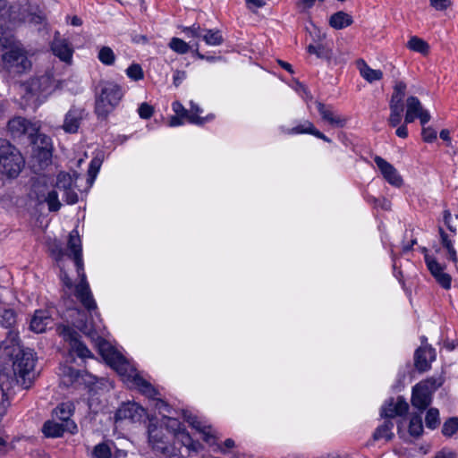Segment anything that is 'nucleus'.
<instances>
[{
  "label": "nucleus",
  "instance_id": "1",
  "mask_svg": "<svg viewBox=\"0 0 458 458\" xmlns=\"http://www.w3.org/2000/svg\"><path fill=\"white\" fill-rule=\"evenodd\" d=\"M72 311L78 316L72 321L73 326L95 344L103 359L117 371L123 380L132 383L147 397L156 399L159 394L158 391L141 377L126 359L103 338L104 328L102 326L96 322H89L85 319L84 313L79 310H73Z\"/></svg>",
  "mask_w": 458,
  "mask_h": 458
},
{
  "label": "nucleus",
  "instance_id": "2",
  "mask_svg": "<svg viewBox=\"0 0 458 458\" xmlns=\"http://www.w3.org/2000/svg\"><path fill=\"white\" fill-rule=\"evenodd\" d=\"M0 359L13 362V375L0 373V388L4 396L16 386L22 389L30 387L35 378L36 353L20 344L18 333L10 330L4 341L0 343Z\"/></svg>",
  "mask_w": 458,
  "mask_h": 458
},
{
  "label": "nucleus",
  "instance_id": "3",
  "mask_svg": "<svg viewBox=\"0 0 458 458\" xmlns=\"http://www.w3.org/2000/svg\"><path fill=\"white\" fill-rule=\"evenodd\" d=\"M50 252L59 266L64 256L72 259L76 267L80 283L75 285L74 294L83 307L92 316V312L98 315L97 303L93 298L87 276L84 271V261L82 258V242L77 229H73L68 237L67 250H64L60 244H54Z\"/></svg>",
  "mask_w": 458,
  "mask_h": 458
},
{
  "label": "nucleus",
  "instance_id": "4",
  "mask_svg": "<svg viewBox=\"0 0 458 458\" xmlns=\"http://www.w3.org/2000/svg\"><path fill=\"white\" fill-rule=\"evenodd\" d=\"M32 63L23 44L12 31L0 26V69L9 78L14 79L30 72Z\"/></svg>",
  "mask_w": 458,
  "mask_h": 458
},
{
  "label": "nucleus",
  "instance_id": "5",
  "mask_svg": "<svg viewBox=\"0 0 458 458\" xmlns=\"http://www.w3.org/2000/svg\"><path fill=\"white\" fill-rule=\"evenodd\" d=\"M124 94L121 85L112 81L98 84L95 112L98 117L106 118L120 103Z\"/></svg>",
  "mask_w": 458,
  "mask_h": 458
},
{
  "label": "nucleus",
  "instance_id": "6",
  "mask_svg": "<svg viewBox=\"0 0 458 458\" xmlns=\"http://www.w3.org/2000/svg\"><path fill=\"white\" fill-rule=\"evenodd\" d=\"M24 166L20 151L7 140L0 138V174L15 178Z\"/></svg>",
  "mask_w": 458,
  "mask_h": 458
},
{
  "label": "nucleus",
  "instance_id": "7",
  "mask_svg": "<svg viewBox=\"0 0 458 458\" xmlns=\"http://www.w3.org/2000/svg\"><path fill=\"white\" fill-rule=\"evenodd\" d=\"M40 125L38 122H30L23 117H14L8 123V130L13 137L28 135L32 144L42 145L43 148H47L50 145V138L39 132Z\"/></svg>",
  "mask_w": 458,
  "mask_h": 458
},
{
  "label": "nucleus",
  "instance_id": "8",
  "mask_svg": "<svg viewBox=\"0 0 458 458\" xmlns=\"http://www.w3.org/2000/svg\"><path fill=\"white\" fill-rule=\"evenodd\" d=\"M437 378H428L412 387L411 404L420 411L426 410L431 403L432 394L441 386Z\"/></svg>",
  "mask_w": 458,
  "mask_h": 458
},
{
  "label": "nucleus",
  "instance_id": "9",
  "mask_svg": "<svg viewBox=\"0 0 458 458\" xmlns=\"http://www.w3.org/2000/svg\"><path fill=\"white\" fill-rule=\"evenodd\" d=\"M61 384L64 386L80 385L81 383L91 385L96 377L84 371H80L68 365H62L59 368Z\"/></svg>",
  "mask_w": 458,
  "mask_h": 458
},
{
  "label": "nucleus",
  "instance_id": "10",
  "mask_svg": "<svg viewBox=\"0 0 458 458\" xmlns=\"http://www.w3.org/2000/svg\"><path fill=\"white\" fill-rule=\"evenodd\" d=\"M50 49L55 56L60 61L71 64L74 49L71 41L62 36L59 31L54 33L53 39L50 43Z\"/></svg>",
  "mask_w": 458,
  "mask_h": 458
},
{
  "label": "nucleus",
  "instance_id": "11",
  "mask_svg": "<svg viewBox=\"0 0 458 458\" xmlns=\"http://www.w3.org/2000/svg\"><path fill=\"white\" fill-rule=\"evenodd\" d=\"M52 81L48 75L31 78L21 85V90L24 92L26 98L30 99L32 97H39L47 93L52 89Z\"/></svg>",
  "mask_w": 458,
  "mask_h": 458
},
{
  "label": "nucleus",
  "instance_id": "12",
  "mask_svg": "<svg viewBox=\"0 0 458 458\" xmlns=\"http://www.w3.org/2000/svg\"><path fill=\"white\" fill-rule=\"evenodd\" d=\"M406 114L404 117L405 123H412L416 118H419L422 126H424L430 120L429 113L425 110L416 97H409L406 100Z\"/></svg>",
  "mask_w": 458,
  "mask_h": 458
},
{
  "label": "nucleus",
  "instance_id": "13",
  "mask_svg": "<svg viewBox=\"0 0 458 458\" xmlns=\"http://www.w3.org/2000/svg\"><path fill=\"white\" fill-rule=\"evenodd\" d=\"M425 262L432 276L444 289L451 288L452 277L445 272V266L441 265L435 258L425 255Z\"/></svg>",
  "mask_w": 458,
  "mask_h": 458
},
{
  "label": "nucleus",
  "instance_id": "14",
  "mask_svg": "<svg viewBox=\"0 0 458 458\" xmlns=\"http://www.w3.org/2000/svg\"><path fill=\"white\" fill-rule=\"evenodd\" d=\"M424 340L426 339L423 337L422 345L414 353V365L420 372L428 370L432 361L436 360L435 349L428 344H424Z\"/></svg>",
  "mask_w": 458,
  "mask_h": 458
},
{
  "label": "nucleus",
  "instance_id": "15",
  "mask_svg": "<svg viewBox=\"0 0 458 458\" xmlns=\"http://www.w3.org/2000/svg\"><path fill=\"white\" fill-rule=\"evenodd\" d=\"M146 411L143 407L136 403H126L121 405V407L115 412V421L129 420L131 422L140 421L145 416Z\"/></svg>",
  "mask_w": 458,
  "mask_h": 458
},
{
  "label": "nucleus",
  "instance_id": "16",
  "mask_svg": "<svg viewBox=\"0 0 458 458\" xmlns=\"http://www.w3.org/2000/svg\"><path fill=\"white\" fill-rule=\"evenodd\" d=\"M374 162L378 167L384 179L391 185L394 187H401L403 184L402 176L399 174L397 170L387 162L386 159L379 156L374 157Z\"/></svg>",
  "mask_w": 458,
  "mask_h": 458
},
{
  "label": "nucleus",
  "instance_id": "17",
  "mask_svg": "<svg viewBox=\"0 0 458 458\" xmlns=\"http://www.w3.org/2000/svg\"><path fill=\"white\" fill-rule=\"evenodd\" d=\"M184 418L186 421L197 431L202 435L203 440L210 446L216 445L215 431L211 426L207 425L205 422L200 420L197 416L193 414H185Z\"/></svg>",
  "mask_w": 458,
  "mask_h": 458
},
{
  "label": "nucleus",
  "instance_id": "18",
  "mask_svg": "<svg viewBox=\"0 0 458 458\" xmlns=\"http://www.w3.org/2000/svg\"><path fill=\"white\" fill-rule=\"evenodd\" d=\"M60 334L66 341L70 342L71 352L75 353L78 357L81 359L93 357L89 348L76 338V334L71 328L68 327H64Z\"/></svg>",
  "mask_w": 458,
  "mask_h": 458
},
{
  "label": "nucleus",
  "instance_id": "19",
  "mask_svg": "<svg viewBox=\"0 0 458 458\" xmlns=\"http://www.w3.org/2000/svg\"><path fill=\"white\" fill-rule=\"evenodd\" d=\"M409 405L405 399L398 396L395 400L391 398L381 409V415L392 419L396 416H403L408 411Z\"/></svg>",
  "mask_w": 458,
  "mask_h": 458
},
{
  "label": "nucleus",
  "instance_id": "20",
  "mask_svg": "<svg viewBox=\"0 0 458 458\" xmlns=\"http://www.w3.org/2000/svg\"><path fill=\"white\" fill-rule=\"evenodd\" d=\"M316 106L323 121L336 128L345 126L347 119L336 114L331 106H327L319 101H316Z\"/></svg>",
  "mask_w": 458,
  "mask_h": 458
},
{
  "label": "nucleus",
  "instance_id": "21",
  "mask_svg": "<svg viewBox=\"0 0 458 458\" xmlns=\"http://www.w3.org/2000/svg\"><path fill=\"white\" fill-rule=\"evenodd\" d=\"M84 110L77 106H72L65 114L63 130L67 133H76L83 119Z\"/></svg>",
  "mask_w": 458,
  "mask_h": 458
},
{
  "label": "nucleus",
  "instance_id": "22",
  "mask_svg": "<svg viewBox=\"0 0 458 458\" xmlns=\"http://www.w3.org/2000/svg\"><path fill=\"white\" fill-rule=\"evenodd\" d=\"M148 443L154 450L162 454L167 451V442L162 426L150 423L148 429Z\"/></svg>",
  "mask_w": 458,
  "mask_h": 458
},
{
  "label": "nucleus",
  "instance_id": "23",
  "mask_svg": "<svg viewBox=\"0 0 458 458\" xmlns=\"http://www.w3.org/2000/svg\"><path fill=\"white\" fill-rule=\"evenodd\" d=\"M53 319L47 310H36L33 317L30 319V328L31 331L41 334L46 329L51 327Z\"/></svg>",
  "mask_w": 458,
  "mask_h": 458
},
{
  "label": "nucleus",
  "instance_id": "24",
  "mask_svg": "<svg viewBox=\"0 0 458 458\" xmlns=\"http://www.w3.org/2000/svg\"><path fill=\"white\" fill-rule=\"evenodd\" d=\"M202 113L203 110L199 107V106L191 100L190 102V109L188 110L189 123L197 125H203L205 123L210 122L214 119L213 114H208L204 117L199 116V114Z\"/></svg>",
  "mask_w": 458,
  "mask_h": 458
},
{
  "label": "nucleus",
  "instance_id": "25",
  "mask_svg": "<svg viewBox=\"0 0 458 458\" xmlns=\"http://www.w3.org/2000/svg\"><path fill=\"white\" fill-rule=\"evenodd\" d=\"M440 241L443 248L446 250L448 259L457 266L458 256L454 246V235L447 234L443 228H439Z\"/></svg>",
  "mask_w": 458,
  "mask_h": 458
},
{
  "label": "nucleus",
  "instance_id": "26",
  "mask_svg": "<svg viewBox=\"0 0 458 458\" xmlns=\"http://www.w3.org/2000/svg\"><path fill=\"white\" fill-rule=\"evenodd\" d=\"M316 128L314 124L306 120L302 123L293 127V128H286L284 126H280L279 131L282 134L284 135H296V134H314Z\"/></svg>",
  "mask_w": 458,
  "mask_h": 458
},
{
  "label": "nucleus",
  "instance_id": "27",
  "mask_svg": "<svg viewBox=\"0 0 458 458\" xmlns=\"http://www.w3.org/2000/svg\"><path fill=\"white\" fill-rule=\"evenodd\" d=\"M360 76L368 82L380 81L383 78V72L380 70L370 68L363 60L358 63Z\"/></svg>",
  "mask_w": 458,
  "mask_h": 458
},
{
  "label": "nucleus",
  "instance_id": "28",
  "mask_svg": "<svg viewBox=\"0 0 458 458\" xmlns=\"http://www.w3.org/2000/svg\"><path fill=\"white\" fill-rule=\"evenodd\" d=\"M352 21V16L342 11L334 13L329 19L330 26L335 30L344 29L350 26Z\"/></svg>",
  "mask_w": 458,
  "mask_h": 458
},
{
  "label": "nucleus",
  "instance_id": "29",
  "mask_svg": "<svg viewBox=\"0 0 458 458\" xmlns=\"http://www.w3.org/2000/svg\"><path fill=\"white\" fill-rule=\"evenodd\" d=\"M161 426H165L166 429L171 431L178 440L182 438V436H179L181 435V432L186 431L183 425L177 419L169 417L165 414L163 415Z\"/></svg>",
  "mask_w": 458,
  "mask_h": 458
},
{
  "label": "nucleus",
  "instance_id": "30",
  "mask_svg": "<svg viewBox=\"0 0 458 458\" xmlns=\"http://www.w3.org/2000/svg\"><path fill=\"white\" fill-rule=\"evenodd\" d=\"M42 431L47 437H59L64 432V427L62 423L47 420L44 423Z\"/></svg>",
  "mask_w": 458,
  "mask_h": 458
},
{
  "label": "nucleus",
  "instance_id": "31",
  "mask_svg": "<svg viewBox=\"0 0 458 458\" xmlns=\"http://www.w3.org/2000/svg\"><path fill=\"white\" fill-rule=\"evenodd\" d=\"M201 38L204 40V42L208 46H212V47L220 46L224 41L221 31L218 30H205V29H203Z\"/></svg>",
  "mask_w": 458,
  "mask_h": 458
},
{
  "label": "nucleus",
  "instance_id": "32",
  "mask_svg": "<svg viewBox=\"0 0 458 458\" xmlns=\"http://www.w3.org/2000/svg\"><path fill=\"white\" fill-rule=\"evenodd\" d=\"M76 178V173H73V175H72L69 173L61 172L57 175L55 187L63 191H67L73 187Z\"/></svg>",
  "mask_w": 458,
  "mask_h": 458
},
{
  "label": "nucleus",
  "instance_id": "33",
  "mask_svg": "<svg viewBox=\"0 0 458 458\" xmlns=\"http://www.w3.org/2000/svg\"><path fill=\"white\" fill-rule=\"evenodd\" d=\"M14 18H15V20H13V21L18 20L19 21L29 23V24H33V25H38V24L43 23V21H44V17L41 14L30 12L29 10V8L23 9V12L21 14V17H19V18L14 17Z\"/></svg>",
  "mask_w": 458,
  "mask_h": 458
},
{
  "label": "nucleus",
  "instance_id": "34",
  "mask_svg": "<svg viewBox=\"0 0 458 458\" xmlns=\"http://www.w3.org/2000/svg\"><path fill=\"white\" fill-rule=\"evenodd\" d=\"M390 116L388 119V123L391 126H397L402 121V114L403 111V104L390 102Z\"/></svg>",
  "mask_w": 458,
  "mask_h": 458
},
{
  "label": "nucleus",
  "instance_id": "35",
  "mask_svg": "<svg viewBox=\"0 0 458 458\" xmlns=\"http://www.w3.org/2000/svg\"><path fill=\"white\" fill-rule=\"evenodd\" d=\"M407 47L409 49L422 55H427L429 49L428 44L422 38L416 36H413L409 39Z\"/></svg>",
  "mask_w": 458,
  "mask_h": 458
},
{
  "label": "nucleus",
  "instance_id": "36",
  "mask_svg": "<svg viewBox=\"0 0 458 458\" xmlns=\"http://www.w3.org/2000/svg\"><path fill=\"white\" fill-rule=\"evenodd\" d=\"M49 191L50 190L47 184L38 180L33 184L30 196L32 199H35L38 204H42L44 200H41V195L46 198Z\"/></svg>",
  "mask_w": 458,
  "mask_h": 458
},
{
  "label": "nucleus",
  "instance_id": "37",
  "mask_svg": "<svg viewBox=\"0 0 458 458\" xmlns=\"http://www.w3.org/2000/svg\"><path fill=\"white\" fill-rule=\"evenodd\" d=\"M72 412L73 405L71 403H62L54 410V415L65 422H68Z\"/></svg>",
  "mask_w": 458,
  "mask_h": 458
},
{
  "label": "nucleus",
  "instance_id": "38",
  "mask_svg": "<svg viewBox=\"0 0 458 458\" xmlns=\"http://www.w3.org/2000/svg\"><path fill=\"white\" fill-rule=\"evenodd\" d=\"M182 438L179 440L189 451L199 452L203 450V445L199 441H195L191 438L187 431L181 432Z\"/></svg>",
  "mask_w": 458,
  "mask_h": 458
},
{
  "label": "nucleus",
  "instance_id": "39",
  "mask_svg": "<svg viewBox=\"0 0 458 458\" xmlns=\"http://www.w3.org/2000/svg\"><path fill=\"white\" fill-rule=\"evenodd\" d=\"M41 200L47 204L48 209L52 212L58 211L61 208L62 204L59 201L58 193L55 190H50L46 198L41 195Z\"/></svg>",
  "mask_w": 458,
  "mask_h": 458
},
{
  "label": "nucleus",
  "instance_id": "40",
  "mask_svg": "<svg viewBox=\"0 0 458 458\" xmlns=\"http://www.w3.org/2000/svg\"><path fill=\"white\" fill-rule=\"evenodd\" d=\"M393 422L390 421V420H386L384 421V423L379 426L375 433H374V438L376 440H378V439H386V440H389L391 439L392 436H393V433H392V428H393Z\"/></svg>",
  "mask_w": 458,
  "mask_h": 458
},
{
  "label": "nucleus",
  "instance_id": "41",
  "mask_svg": "<svg viewBox=\"0 0 458 458\" xmlns=\"http://www.w3.org/2000/svg\"><path fill=\"white\" fill-rule=\"evenodd\" d=\"M98 58L105 65H113L115 62V55L111 47H102L98 54Z\"/></svg>",
  "mask_w": 458,
  "mask_h": 458
},
{
  "label": "nucleus",
  "instance_id": "42",
  "mask_svg": "<svg viewBox=\"0 0 458 458\" xmlns=\"http://www.w3.org/2000/svg\"><path fill=\"white\" fill-rule=\"evenodd\" d=\"M168 47H170L171 50L179 55H184L188 53L191 48L188 43L175 37L171 38Z\"/></svg>",
  "mask_w": 458,
  "mask_h": 458
},
{
  "label": "nucleus",
  "instance_id": "43",
  "mask_svg": "<svg viewBox=\"0 0 458 458\" xmlns=\"http://www.w3.org/2000/svg\"><path fill=\"white\" fill-rule=\"evenodd\" d=\"M307 51L311 55H315L318 58L328 59L331 56L330 50L322 44H310L308 46Z\"/></svg>",
  "mask_w": 458,
  "mask_h": 458
},
{
  "label": "nucleus",
  "instance_id": "44",
  "mask_svg": "<svg viewBox=\"0 0 458 458\" xmlns=\"http://www.w3.org/2000/svg\"><path fill=\"white\" fill-rule=\"evenodd\" d=\"M423 431L422 420L420 415H414L411 418L409 423V432L411 436L419 437Z\"/></svg>",
  "mask_w": 458,
  "mask_h": 458
},
{
  "label": "nucleus",
  "instance_id": "45",
  "mask_svg": "<svg viewBox=\"0 0 458 458\" xmlns=\"http://www.w3.org/2000/svg\"><path fill=\"white\" fill-rule=\"evenodd\" d=\"M101 165H102V159L98 157H94L90 161L89 170H88V175H89L88 182H89L90 185L93 183L94 180L96 179L98 173L99 172V169L101 167Z\"/></svg>",
  "mask_w": 458,
  "mask_h": 458
},
{
  "label": "nucleus",
  "instance_id": "46",
  "mask_svg": "<svg viewBox=\"0 0 458 458\" xmlns=\"http://www.w3.org/2000/svg\"><path fill=\"white\" fill-rule=\"evenodd\" d=\"M406 84L403 81H397L394 87V92L390 102L403 104V98L405 95Z\"/></svg>",
  "mask_w": 458,
  "mask_h": 458
},
{
  "label": "nucleus",
  "instance_id": "47",
  "mask_svg": "<svg viewBox=\"0 0 458 458\" xmlns=\"http://www.w3.org/2000/svg\"><path fill=\"white\" fill-rule=\"evenodd\" d=\"M426 426L429 428H436L439 424V411L437 409L430 408L425 418Z\"/></svg>",
  "mask_w": 458,
  "mask_h": 458
},
{
  "label": "nucleus",
  "instance_id": "48",
  "mask_svg": "<svg viewBox=\"0 0 458 458\" xmlns=\"http://www.w3.org/2000/svg\"><path fill=\"white\" fill-rule=\"evenodd\" d=\"M16 322L15 312L12 310H4L1 315L0 325L3 327L10 328Z\"/></svg>",
  "mask_w": 458,
  "mask_h": 458
},
{
  "label": "nucleus",
  "instance_id": "49",
  "mask_svg": "<svg viewBox=\"0 0 458 458\" xmlns=\"http://www.w3.org/2000/svg\"><path fill=\"white\" fill-rule=\"evenodd\" d=\"M126 75L132 81H140L144 77V72L141 66L138 64H131L125 71Z\"/></svg>",
  "mask_w": 458,
  "mask_h": 458
},
{
  "label": "nucleus",
  "instance_id": "50",
  "mask_svg": "<svg viewBox=\"0 0 458 458\" xmlns=\"http://www.w3.org/2000/svg\"><path fill=\"white\" fill-rule=\"evenodd\" d=\"M93 456L95 458H111V448L106 443H100L94 447Z\"/></svg>",
  "mask_w": 458,
  "mask_h": 458
},
{
  "label": "nucleus",
  "instance_id": "51",
  "mask_svg": "<svg viewBox=\"0 0 458 458\" xmlns=\"http://www.w3.org/2000/svg\"><path fill=\"white\" fill-rule=\"evenodd\" d=\"M458 430V419L451 418L443 426L442 432L446 437H452Z\"/></svg>",
  "mask_w": 458,
  "mask_h": 458
},
{
  "label": "nucleus",
  "instance_id": "52",
  "mask_svg": "<svg viewBox=\"0 0 458 458\" xmlns=\"http://www.w3.org/2000/svg\"><path fill=\"white\" fill-rule=\"evenodd\" d=\"M13 7L7 8L6 0H0V18L4 20H15L14 16H13Z\"/></svg>",
  "mask_w": 458,
  "mask_h": 458
},
{
  "label": "nucleus",
  "instance_id": "53",
  "mask_svg": "<svg viewBox=\"0 0 458 458\" xmlns=\"http://www.w3.org/2000/svg\"><path fill=\"white\" fill-rule=\"evenodd\" d=\"M182 32L187 37L201 38L203 29H201L199 24L194 23L193 25H191L190 27H183Z\"/></svg>",
  "mask_w": 458,
  "mask_h": 458
},
{
  "label": "nucleus",
  "instance_id": "54",
  "mask_svg": "<svg viewBox=\"0 0 458 458\" xmlns=\"http://www.w3.org/2000/svg\"><path fill=\"white\" fill-rule=\"evenodd\" d=\"M153 107L148 103H142L138 108L139 115L143 119L150 118L153 114Z\"/></svg>",
  "mask_w": 458,
  "mask_h": 458
},
{
  "label": "nucleus",
  "instance_id": "55",
  "mask_svg": "<svg viewBox=\"0 0 458 458\" xmlns=\"http://www.w3.org/2000/svg\"><path fill=\"white\" fill-rule=\"evenodd\" d=\"M421 135L423 140L428 143L437 140V131L431 127H423Z\"/></svg>",
  "mask_w": 458,
  "mask_h": 458
},
{
  "label": "nucleus",
  "instance_id": "56",
  "mask_svg": "<svg viewBox=\"0 0 458 458\" xmlns=\"http://www.w3.org/2000/svg\"><path fill=\"white\" fill-rule=\"evenodd\" d=\"M187 78V72L182 70H175L173 75V84L177 88Z\"/></svg>",
  "mask_w": 458,
  "mask_h": 458
},
{
  "label": "nucleus",
  "instance_id": "57",
  "mask_svg": "<svg viewBox=\"0 0 458 458\" xmlns=\"http://www.w3.org/2000/svg\"><path fill=\"white\" fill-rule=\"evenodd\" d=\"M173 111L176 114V115L182 116L188 119V110L184 108V106L179 102L174 101L172 104Z\"/></svg>",
  "mask_w": 458,
  "mask_h": 458
},
{
  "label": "nucleus",
  "instance_id": "58",
  "mask_svg": "<svg viewBox=\"0 0 458 458\" xmlns=\"http://www.w3.org/2000/svg\"><path fill=\"white\" fill-rule=\"evenodd\" d=\"M67 204L72 205L78 201V194L73 191V187L64 191Z\"/></svg>",
  "mask_w": 458,
  "mask_h": 458
},
{
  "label": "nucleus",
  "instance_id": "59",
  "mask_svg": "<svg viewBox=\"0 0 458 458\" xmlns=\"http://www.w3.org/2000/svg\"><path fill=\"white\" fill-rule=\"evenodd\" d=\"M154 402H155V408L157 409L160 413H164V412L170 413L171 408L165 401L156 397V399H154Z\"/></svg>",
  "mask_w": 458,
  "mask_h": 458
},
{
  "label": "nucleus",
  "instance_id": "60",
  "mask_svg": "<svg viewBox=\"0 0 458 458\" xmlns=\"http://www.w3.org/2000/svg\"><path fill=\"white\" fill-rule=\"evenodd\" d=\"M430 4L437 11L445 10L451 4L450 0H430Z\"/></svg>",
  "mask_w": 458,
  "mask_h": 458
},
{
  "label": "nucleus",
  "instance_id": "61",
  "mask_svg": "<svg viewBox=\"0 0 458 458\" xmlns=\"http://www.w3.org/2000/svg\"><path fill=\"white\" fill-rule=\"evenodd\" d=\"M216 449H214L215 451H219L221 453H225L226 450L231 449L234 446V441L231 438H227L223 445H217L216 442Z\"/></svg>",
  "mask_w": 458,
  "mask_h": 458
},
{
  "label": "nucleus",
  "instance_id": "62",
  "mask_svg": "<svg viewBox=\"0 0 458 458\" xmlns=\"http://www.w3.org/2000/svg\"><path fill=\"white\" fill-rule=\"evenodd\" d=\"M436 458H456V454L448 449H443L436 454Z\"/></svg>",
  "mask_w": 458,
  "mask_h": 458
},
{
  "label": "nucleus",
  "instance_id": "63",
  "mask_svg": "<svg viewBox=\"0 0 458 458\" xmlns=\"http://www.w3.org/2000/svg\"><path fill=\"white\" fill-rule=\"evenodd\" d=\"M247 3V6L250 9L252 8H260L266 4L265 0H245Z\"/></svg>",
  "mask_w": 458,
  "mask_h": 458
},
{
  "label": "nucleus",
  "instance_id": "64",
  "mask_svg": "<svg viewBox=\"0 0 458 458\" xmlns=\"http://www.w3.org/2000/svg\"><path fill=\"white\" fill-rule=\"evenodd\" d=\"M61 280L66 288L69 290L72 288V281L65 271L61 270Z\"/></svg>",
  "mask_w": 458,
  "mask_h": 458
}]
</instances>
